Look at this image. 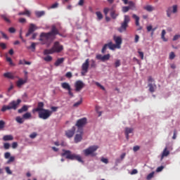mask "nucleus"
<instances>
[{
	"mask_svg": "<svg viewBox=\"0 0 180 180\" xmlns=\"http://www.w3.org/2000/svg\"><path fill=\"white\" fill-rule=\"evenodd\" d=\"M53 53H55V51L53 49V47H51L49 49H44V56H47V55H50V54H53Z\"/></svg>",
	"mask_w": 180,
	"mask_h": 180,
	"instance_id": "nucleus-26",
	"label": "nucleus"
},
{
	"mask_svg": "<svg viewBox=\"0 0 180 180\" xmlns=\"http://www.w3.org/2000/svg\"><path fill=\"white\" fill-rule=\"evenodd\" d=\"M58 6H59V3L56 2V3H54L53 4H52L51 6L48 7V9H49V10H51V9H56V8H58Z\"/></svg>",
	"mask_w": 180,
	"mask_h": 180,
	"instance_id": "nucleus-34",
	"label": "nucleus"
},
{
	"mask_svg": "<svg viewBox=\"0 0 180 180\" xmlns=\"http://www.w3.org/2000/svg\"><path fill=\"white\" fill-rule=\"evenodd\" d=\"M148 82H149V84H152L153 82H155V80L154 79H153L152 76H148Z\"/></svg>",
	"mask_w": 180,
	"mask_h": 180,
	"instance_id": "nucleus-55",
	"label": "nucleus"
},
{
	"mask_svg": "<svg viewBox=\"0 0 180 180\" xmlns=\"http://www.w3.org/2000/svg\"><path fill=\"white\" fill-rule=\"evenodd\" d=\"M96 58L97 60H101V61L105 62L110 59V53H107L104 56H102V54H98Z\"/></svg>",
	"mask_w": 180,
	"mask_h": 180,
	"instance_id": "nucleus-16",
	"label": "nucleus"
},
{
	"mask_svg": "<svg viewBox=\"0 0 180 180\" xmlns=\"http://www.w3.org/2000/svg\"><path fill=\"white\" fill-rule=\"evenodd\" d=\"M15 121L18 123H19L20 124H23L25 122V120H24L23 117H17L15 118Z\"/></svg>",
	"mask_w": 180,
	"mask_h": 180,
	"instance_id": "nucleus-33",
	"label": "nucleus"
},
{
	"mask_svg": "<svg viewBox=\"0 0 180 180\" xmlns=\"http://www.w3.org/2000/svg\"><path fill=\"white\" fill-rule=\"evenodd\" d=\"M163 169H164V167H163V166L159 167H158V169H156V172H160L162 171Z\"/></svg>",
	"mask_w": 180,
	"mask_h": 180,
	"instance_id": "nucleus-64",
	"label": "nucleus"
},
{
	"mask_svg": "<svg viewBox=\"0 0 180 180\" xmlns=\"http://www.w3.org/2000/svg\"><path fill=\"white\" fill-rule=\"evenodd\" d=\"M37 45V43L36 42H32L31 46H27V49H31L32 51L34 52L36 51V46Z\"/></svg>",
	"mask_w": 180,
	"mask_h": 180,
	"instance_id": "nucleus-31",
	"label": "nucleus"
},
{
	"mask_svg": "<svg viewBox=\"0 0 180 180\" xmlns=\"http://www.w3.org/2000/svg\"><path fill=\"white\" fill-rule=\"evenodd\" d=\"M27 82V79H25V80H23V79H19V80H18V82H16V86L18 88H21Z\"/></svg>",
	"mask_w": 180,
	"mask_h": 180,
	"instance_id": "nucleus-20",
	"label": "nucleus"
},
{
	"mask_svg": "<svg viewBox=\"0 0 180 180\" xmlns=\"http://www.w3.org/2000/svg\"><path fill=\"white\" fill-rule=\"evenodd\" d=\"M129 22H130L129 16L128 15H124V21L121 24V27L118 28V31L120 32H123L126 31L127 27L128 26V23Z\"/></svg>",
	"mask_w": 180,
	"mask_h": 180,
	"instance_id": "nucleus-5",
	"label": "nucleus"
},
{
	"mask_svg": "<svg viewBox=\"0 0 180 180\" xmlns=\"http://www.w3.org/2000/svg\"><path fill=\"white\" fill-rule=\"evenodd\" d=\"M169 155V151L167 150V148H165V150H163V153L162 154V159L164 157H167Z\"/></svg>",
	"mask_w": 180,
	"mask_h": 180,
	"instance_id": "nucleus-36",
	"label": "nucleus"
},
{
	"mask_svg": "<svg viewBox=\"0 0 180 180\" xmlns=\"http://www.w3.org/2000/svg\"><path fill=\"white\" fill-rule=\"evenodd\" d=\"M64 60H65L64 58H59L54 63V65L56 67H59L61 64H63L64 63Z\"/></svg>",
	"mask_w": 180,
	"mask_h": 180,
	"instance_id": "nucleus-23",
	"label": "nucleus"
},
{
	"mask_svg": "<svg viewBox=\"0 0 180 180\" xmlns=\"http://www.w3.org/2000/svg\"><path fill=\"white\" fill-rule=\"evenodd\" d=\"M109 8H105L104 10H103V13L105 14V15H108V13H109Z\"/></svg>",
	"mask_w": 180,
	"mask_h": 180,
	"instance_id": "nucleus-62",
	"label": "nucleus"
},
{
	"mask_svg": "<svg viewBox=\"0 0 180 180\" xmlns=\"http://www.w3.org/2000/svg\"><path fill=\"white\" fill-rule=\"evenodd\" d=\"M54 39L55 37H53L49 32H41L40 34L39 41H41L42 45L48 44L49 46Z\"/></svg>",
	"mask_w": 180,
	"mask_h": 180,
	"instance_id": "nucleus-1",
	"label": "nucleus"
},
{
	"mask_svg": "<svg viewBox=\"0 0 180 180\" xmlns=\"http://www.w3.org/2000/svg\"><path fill=\"white\" fill-rule=\"evenodd\" d=\"M148 86L149 87V91L151 93L155 92V89H157V86L155 84V83H148Z\"/></svg>",
	"mask_w": 180,
	"mask_h": 180,
	"instance_id": "nucleus-22",
	"label": "nucleus"
},
{
	"mask_svg": "<svg viewBox=\"0 0 180 180\" xmlns=\"http://www.w3.org/2000/svg\"><path fill=\"white\" fill-rule=\"evenodd\" d=\"M49 33L53 38H55L56 35H61L58 29L54 25L51 26V30Z\"/></svg>",
	"mask_w": 180,
	"mask_h": 180,
	"instance_id": "nucleus-15",
	"label": "nucleus"
},
{
	"mask_svg": "<svg viewBox=\"0 0 180 180\" xmlns=\"http://www.w3.org/2000/svg\"><path fill=\"white\" fill-rule=\"evenodd\" d=\"M65 77H66L67 78H71V77H72V72H68L66 73V75H65Z\"/></svg>",
	"mask_w": 180,
	"mask_h": 180,
	"instance_id": "nucleus-59",
	"label": "nucleus"
},
{
	"mask_svg": "<svg viewBox=\"0 0 180 180\" xmlns=\"http://www.w3.org/2000/svg\"><path fill=\"white\" fill-rule=\"evenodd\" d=\"M172 11L173 13H176V12H177V6L176 5H174L172 7Z\"/></svg>",
	"mask_w": 180,
	"mask_h": 180,
	"instance_id": "nucleus-50",
	"label": "nucleus"
},
{
	"mask_svg": "<svg viewBox=\"0 0 180 180\" xmlns=\"http://www.w3.org/2000/svg\"><path fill=\"white\" fill-rule=\"evenodd\" d=\"M96 15H97V18L98 20L103 19V15H102V13L101 11H96Z\"/></svg>",
	"mask_w": 180,
	"mask_h": 180,
	"instance_id": "nucleus-37",
	"label": "nucleus"
},
{
	"mask_svg": "<svg viewBox=\"0 0 180 180\" xmlns=\"http://www.w3.org/2000/svg\"><path fill=\"white\" fill-rule=\"evenodd\" d=\"M4 149H6V150H8V149H10V148H11V144L8 143H5L4 144Z\"/></svg>",
	"mask_w": 180,
	"mask_h": 180,
	"instance_id": "nucleus-46",
	"label": "nucleus"
},
{
	"mask_svg": "<svg viewBox=\"0 0 180 180\" xmlns=\"http://www.w3.org/2000/svg\"><path fill=\"white\" fill-rule=\"evenodd\" d=\"M39 27L34 23H30L29 26V29L27 32L25 34L26 37H30L32 34H33L36 30H37Z\"/></svg>",
	"mask_w": 180,
	"mask_h": 180,
	"instance_id": "nucleus-11",
	"label": "nucleus"
},
{
	"mask_svg": "<svg viewBox=\"0 0 180 180\" xmlns=\"http://www.w3.org/2000/svg\"><path fill=\"white\" fill-rule=\"evenodd\" d=\"M144 10L148 11V12H152L153 11V8L150 5H147L143 7Z\"/></svg>",
	"mask_w": 180,
	"mask_h": 180,
	"instance_id": "nucleus-38",
	"label": "nucleus"
},
{
	"mask_svg": "<svg viewBox=\"0 0 180 180\" xmlns=\"http://www.w3.org/2000/svg\"><path fill=\"white\" fill-rule=\"evenodd\" d=\"M53 114V111L51 110H46V108L42 111L38 112V116L39 119H42L44 120H48Z\"/></svg>",
	"mask_w": 180,
	"mask_h": 180,
	"instance_id": "nucleus-4",
	"label": "nucleus"
},
{
	"mask_svg": "<svg viewBox=\"0 0 180 180\" xmlns=\"http://www.w3.org/2000/svg\"><path fill=\"white\" fill-rule=\"evenodd\" d=\"M110 16L112 19H116V18L118 16V13H116L115 10H112L110 12Z\"/></svg>",
	"mask_w": 180,
	"mask_h": 180,
	"instance_id": "nucleus-35",
	"label": "nucleus"
},
{
	"mask_svg": "<svg viewBox=\"0 0 180 180\" xmlns=\"http://www.w3.org/2000/svg\"><path fill=\"white\" fill-rule=\"evenodd\" d=\"M46 15L45 11H35V15L37 18H40Z\"/></svg>",
	"mask_w": 180,
	"mask_h": 180,
	"instance_id": "nucleus-24",
	"label": "nucleus"
},
{
	"mask_svg": "<svg viewBox=\"0 0 180 180\" xmlns=\"http://www.w3.org/2000/svg\"><path fill=\"white\" fill-rule=\"evenodd\" d=\"M130 9V7L129 6H123L122 8V11L125 13H127Z\"/></svg>",
	"mask_w": 180,
	"mask_h": 180,
	"instance_id": "nucleus-43",
	"label": "nucleus"
},
{
	"mask_svg": "<svg viewBox=\"0 0 180 180\" xmlns=\"http://www.w3.org/2000/svg\"><path fill=\"white\" fill-rule=\"evenodd\" d=\"M96 85L98 87L101 88V89H102L103 91H105V87H103V86H102V84H101V83L98 82H96Z\"/></svg>",
	"mask_w": 180,
	"mask_h": 180,
	"instance_id": "nucleus-47",
	"label": "nucleus"
},
{
	"mask_svg": "<svg viewBox=\"0 0 180 180\" xmlns=\"http://www.w3.org/2000/svg\"><path fill=\"white\" fill-rule=\"evenodd\" d=\"M128 4L130 9L134 10V8H136L135 4L132 1H129L128 2Z\"/></svg>",
	"mask_w": 180,
	"mask_h": 180,
	"instance_id": "nucleus-39",
	"label": "nucleus"
},
{
	"mask_svg": "<svg viewBox=\"0 0 180 180\" xmlns=\"http://www.w3.org/2000/svg\"><path fill=\"white\" fill-rule=\"evenodd\" d=\"M55 53H60L64 49V46L60 44V41H56L52 46Z\"/></svg>",
	"mask_w": 180,
	"mask_h": 180,
	"instance_id": "nucleus-9",
	"label": "nucleus"
},
{
	"mask_svg": "<svg viewBox=\"0 0 180 180\" xmlns=\"http://www.w3.org/2000/svg\"><path fill=\"white\" fill-rule=\"evenodd\" d=\"M101 162H103L105 164L109 163V160L108 159H106V158H101Z\"/></svg>",
	"mask_w": 180,
	"mask_h": 180,
	"instance_id": "nucleus-63",
	"label": "nucleus"
},
{
	"mask_svg": "<svg viewBox=\"0 0 180 180\" xmlns=\"http://www.w3.org/2000/svg\"><path fill=\"white\" fill-rule=\"evenodd\" d=\"M14 137L12 135H6L3 137V141H13Z\"/></svg>",
	"mask_w": 180,
	"mask_h": 180,
	"instance_id": "nucleus-29",
	"label": "nucleus"
},
{
	"mask_svg": "<svg viewBox=\"0 0 180 180\" xmlns=\"http://www.w3.org/2000/svg\"><path fill=\"white\" fill-rule=\"evenodd\" d=\"M132 18L135 20V25H136V26L139 27L137 30H141L142 27L141 26H139L140 25L139 17L138 15H136V14H133L132 15Z\"/></svg>",
	"mask_w": 180,
	"mask_h": 180,
	"instance_id": "nucleus-19",
	"label": "nucleus"
},
{
	"mask_svg": "<svg viewBox=\"0 0 180 180\" xmlns=\"http://www.w3.org/2000/svg\"><path fill=\"white\" fill-rule=\"evenodd\" d=\"M6 61L9 63L10 65H13V60L11 57H6Z\"/></svg>",
	"mask_w": 180,
	"mask_h": 180,
	"instance_id": "nucleus-49",
	"label": "nucleus"
},
{
	"mask_svg": "<svg viewBox=\"0 0 180 180\" xmlns=\"http://www.w3.org/2000/svg\"><path fill=\"white\" fill-rule=\"evenodd\" d=\"M20 23H26L27 22V19L25 18H20L18 20Z\"/></svg>",
	"mask_w": 180,
	"mask_h": 180,
	"instance_id": "nucleus-52",
	"label": "nucleus"
},
{
	"mask_svg": "<svg viewBox=\"0 0 180 180\" xmlns=\"http://www.w3.org/2000/svg\"><path fill=\"white\" fill-rule=\"evenodd\" d=\"M108 47L110 49V50H115L114 49H112V45L110 44V41L107 43V44H105L104 46H103V49L101 50V53H106V50L108 49Z\"/></svg>",
	"mask_w": 180,
	"mask_h": 180,
	"instance_id": "nucleus-21",
	"label": "nucleus"
},
{
	"mask_svg": "<svg viewBox=\"0 0 180 180\" xmlns=\"http://www.w3.org/2000/svg\"><path fill=\"white\" fill-rule=\"evenodd\" d=\"M18 15H27V17H30L31 12L29 10H25L23 12H19Z\"/></svg>",
	"mask_w": 180,
	"mask_h": 180,
	"instance_id": "nucleus-30",
	"label": "nucleus"
},
{
	"mask_svg": "<svg viewBox=\"0 0 180 180\" xmlns=\"http://www.w3.org/2000/svg\"><path fill=\"white\" fill-rule=\"evenodd\" d=\"M86 123H88V120L86 118H80V120H77L75 126L80 129L84 127Z\"/></svg>",
	"mask_w": 180,
	"mask_h": 180,
	"instance_id": "nucleus-13",
	"label": "nucleus"
},
{
	"mask_svg": "<svg viewBox=\"0 0 180 180\" xmlns=\"http://www.w3.org/2000/svg\"><path fill=\"white\" fill-rule=\"evenodd\" d=\"M75 134V127H72L71 129H68L65 131V135L68 139L72 138Z\"/></svg>",
	"mask_w": 180,
	"mask_h": 180,
	"instance_id": "nucleus-17",
	"label": "nucleus"
},
{
	"mask_svg": "<svg viewBox=\"0 0 180 180\" xmlns=\"http://www.w3.org/2000/svg\"><path fill=\"white\" fill-rule=\"evenodd\" d=\"M98 148H99V147H98L97 146H92L89 147L86 150H84L83 153L85 156H89L90 155H91L92 156H96V155L94 154V153H95Z\"/></svg>",
	"mask_w": 180,
	"mask_h": 180,
	"instance_id": "nucleus-6",
	"label": "nucleus"
},
{
	"mask_svg": "<svg viewBox=\"0 0 180 180\" xmlns=\"http://www.w3.org/2000/svg\"><path fill=\"white\" fill-rule=\"evenodd\" d=\"M22 100H20V98H18L17 101H11L9 103L8 105H3L2 108L1 109V112H6L7 110H17L18 108V105L21 103Z\"/></svg>",
	"mask_w": 180,
	"mask_h": 180,
	"instance_id": "nucleus-3",
	"label": "nucleus"
},
{
	"mask_svg": "<svg viewBox=\"0 0 180 180\" xmlns=\"http://www.w3.org/2000/svg\"><path fill=\"white\" fill-rule=\"evenodd\" d=\"M172 7H169L167 10V15L168 18H170L172 15Z\"/></svg>",
	"mask_w": 180,
	"mask_h": 180,
	"instance_id": "nucleus-42",
	"label": "nucleus"
},
{
	"mask_svg": "<svg viewBox=\"0 0 180 180\" xmlns=\"http://www.w3.org/2000/svg\"><path fill=\"white\" fill-rule=\"evenodd\" d=\"M63 153H62V156H65L66 159L71 160H77L79 162L84 163L82 160V158L81 155L77 154H72L71 151L63 150Z\"/></svg>",
	"mask_w": 180,
	"mask_h": 180,
	"instance_id": "nucleus-2",
	"label": "nucleus"
},
{
	"mask_svg": "<svg viewBox=\"0 0 180 180\" xmlns=\"http://www.w3.org/2000/svg\"><path fill=\"white\" fill-rule=\"evenodd\" d=\"M96 85L98 87L101 88V89H102L103 91H105V87H103V86H102V84H101V83L98 82H96Z\"/></svg>",
	"mask_w": 180,
	"mask_h": 180,
	"instance_id": "nucleus-48",
	"label": "nucleus"
},
{
	"mask_svg": "<svg viewBox=\"0 0 180 180\" xmlns=\"http://www.w3.org/2000/svg\"><path fill=\"white\" fill-rule=\"evenodd\" d=\"M22 117L25 120H30L32 118V114L30 112H25L22 115Z\"/></svg>",
	"mask_w": 180,
	"mask_h": 180,
	"instance_id": "nucleus-32",
	"label": "nucleus"
},
{
	"mask_svg": "<svg viewBox=\"0 0 180 180\" xmlns=\"http://www.w3.org/2000/svg\"><path fill=\"white\" fill-rule=\"evenodd\" d=\"M174 58H175V53H174V52H173V51L170 52L169 58L170 60H173Z\"/></svg>",
	"mask_w": 180,
	"mask_h": 180,
	"instance_id": "nucleus-51",
	"label": "nucleus"
},
{
	"mask_svg": "<svg viewBox=\"0 0 180 180\" xmlns=\"http://www.w3.org/2000/svg\"><path fill=\"white\" fill-rule=\"evenodd\" d=\"M45 104L44 103H43V101H39V103H37V106L36 107V108H33L32 112V113H36L38 112L39 113V112H41L42 110H44Z\"/></svg>",
	"mask_w": 180,
	"mask_h": 180,
	"instance_id": "nucleus-10",
	"label": "nucleus"
},
{
	"mask_svg": "<svg viewBox=\"0 0 180 180\" xmlns=\"http://www.w3.org/2000/svg\"><path fill=\"white\" fill-rule=\"evenodd\" d=\"M37 136V133H35V132H34L30 135V138L32 139H35Z\"/></svg>",
	"mask_w": 180,
	"mask_h": 180,
	"instance_id": "nucleus-58",
	"label": "nucleus"
},
{
	"mask_svg": "<svg viewBox=\"0 0 180 180\" xmlns=\"http://www.w3.org/2000/svg\"><path fill=\"white\" fill-rule=\"evenodd\" d=\"M133 131H134L133 128H128L127 127L125 128L124 133H125L126 139L127 140H129V134L133 133Z\"/></svg>",
	"mask_w": 180,
	"mask_h": 180,
	"instance_id": "nucleus-25",
	"label": "nucleus"
},
{
	"mask_svg": "<svg viewBox=\"0 0 180 180\" xmlns=\"http://www.w3.org/2000/svg\"><path fill=\"white\" fill-rule=\"evenodd\" d=\"M15 157H10L9 160L7 161V164H10L11 162H13L15 161Z\"/></svg>",
	"mask_w": 180,
	"mask_h": 180,
	"instance_id": "nucleus-57",
	"label": "nucleus"
},
{
	"mask_svg": "<svg viewBox=\"0 0 180 180\" xmlns=\"http://www.w3.org/2000/svg\"><path fill=\"white\" fill-rule=\"evenodd\" d=\"M4 77L9 79H14L15 78L19 79L18 76L15 77L13 72H10L4 73Z\"/></svg>",
	"mask_w": 180,
	"mask_h": 180,
	"instance_id": "nucleus-18",
	"label": "nucleus"
},
{
	"mask_svg": "<svg viewBox=\"0 0 180 180\" xmlns=\"http://www.w3.org/2000/svg\"><path fill=\"white\" fill-rule=\"evenodd\" d=\"M28 110H29L28 105H22V107L18 110V112L23 113V112H27Z\"/></svg>",
	"mask_w": 180,
	"mask_h": 180,
	"instance_id": "nucleus-28",
	"label": "nucleus"
},
{
	"mask_svg": "<svg viewBox=\"0 0 180 180\" xmlns=\"http://www.w3.org/2000/svg\"><path fill=\"white\" fill-rule=\"evenodd\" d=\"M89 69V58L86 59L85 62L82 63V76H85L88 73V70Z\"/></svg>",
	"mask_w": 180,
	"mask_h": 180,
	"instance_id": "nucleus-8",
	"label": "nucleus"
},
{
	"mask_svg": "<svg viewBox=\"0 0 180 180\" xmlns=\"http://www.w3.org/2000/svg\"><path fill=\"white\" fill-rule=\"evenodd\" d=\"M61 86L63 89H65L68 91V94L70 97H74V93H72V91H71L72 89H71V86L66 82L62 83L61 84Z\"/></svg>",
	"mask_w": 180,
	"mask_h": 180,
	"instance_id": "nucleus-14",
	"label": "nucleus"
},
{
	"mask_svg": "<svg viewBox=\"0 0 180 180\" xmlns=\"http://www.w3.org/2000/svg\"><path fill=\"white\" fill-rule=\"evenodd\" d=\"M82 103V100H80L79 101L75 103V104L73 105V107L77 108L79 106V105H81Z\"/></svg>",
	"mask_w": 180,
	"mask_h": 180,
	"instance_id": "nucleus-53",
	"label": "nucleus"
},
{
	"mask_svg": "<svg viewBox=\"0 0 180 180\" xmlns=\"http://www.w3.org/2000/svg\"><path fill=\"white\" fill-rule=\"evenodd\" d=\"M5 121L1 120L0 121V129H2L5 127Z\"/></svg>",
	"mask_w": 180,
	"mask_h": 180,
	"instance_id": "nucleus-54",
	"label": "nucleus"
},
{
	"mask_svg": "<svg viewBox=\"0 0 180 180\" xmlns=\"http://www.w3.org/2000/svg\"><path fill=\"white\" fill-rule=\"evenodd\" d=\"M1 18L7 23H11V20L8 18L6 15H2Z\"/></svg>",
	"mask_w": 180,
	"mask_h": 180,
	"instance_id": "nucleus-41",
	"label": "nucleus"
},
{
	"mask_svg": "<svg viewBox=\"0 0 180 180\" xmlns=\"http://www.w3.org/2000/svg\"><path fill=\"white\" fill-rule=\"evenodd\" d=\"M154 174H155L154 172H151L150 174H149L147 176V179H148V180L151 179L153 177Z\"/></svg>",
	"mask_w": 180,
	"mask_h": 180,
	"instance_id": "nucleus-56",
	"label": "nucleus"
},
{
	"mask_svg": "<svg viewBox=\"0 0 180 180\" xmlns=\"http://www.w3.org/2000/svg\"><path fill=\"white\" fill-rule=\"evenodd\" d=\"M121 65V61L119 59H117L115 62V67L117 68Z\"/></svg>",
	"mask_w": 180,
	"mask_h": 180,
	"instance_id": "nucleus-44",
	"label": "nucleus"
},
{
	"mask_svg": "<svg viewBox=\"0 0 180 180\" xmlns=\"http://www.w3.org/2000/svg\"><path fill=\"white\" fill-rule=\"evenodd\" d=\"M5 170H6L7 174H12V171L11 170L10 167H6Z\"/></svg>",
	"mask_w": 180,
	"mask_h": 180,
	"instance_id": "nucleus-61",
	"label": "nucleus"
},
{
	"mask_svg": "<svg viewBox=\"0 0 180 180\" xmlns=\"http://www.w3.org/2000/svg\"><path fill=\"white\" fill-rule=\"evenodd\" d=\"M84 87H85V84L81 80H77L75 83V88L76 92H79L81 90H82V89H84Z\"/></svg>",
	"mask_w": 180,
	"mask_h": 180,
	"instance_id": "nucleus-12",
	"label": "nucleus"
},
{
	"mask_svg": "<svg viewBox=\"0 0 180 180\" xmlns=\"http://www.w3.org/2000/svg\"><path fill=\"white\" fill-rule=\"evenodd\" d=\"M113 39L116 44H113V42L112 41H110V44H111V49L114 50L116 49H120L121 44L122 43V38L120 37L114 36Z\"/></svg>",
	"mask_w": 180,
	"mask_h": 180,
	"instance_id": "nucleus-7",
	"label": "nucleus"
},
{
	"mask_svg": "<svg viewBox=\"0 0 180 180\" xmlns=\"http://www.w3.org/2000/svg\"><path fill=\"white\" fill-rule=\"evenodd\" d=\"M18 143L17 142H13L12 143V148L16 149L18 148Z\"/></svg>",
	"mask_w": 180,
	"mask_h": 180,
	"instance_id": "nucleus-60",
	"label": "nucleus"
},
{
	"mask_svg": "<svg viewBox=\"0 0 180 180\" xmlns=\"http://www.w3.org/2000/svg\"><path fill=\"white\" fill-rule=\"evenodd\" d=\"M44 60L46 62H51L53 60V57L50 55H47L46 57L44 58Z\"/></svg>",
	"mask_w": 180,
	"mask_h": 180,
	"instance_id": "nucleus-40",
	"label": "nucleus"
},
{
	"mask_svg": "<svg viewBox=\"0 0 180 180\" xmlns=\"http://www.w3.org/2000/svg\"><path fill=\"white\" fill-rule=\"evenodd\" d=\"M82 141V132L80 134H76L75 136V143H78Z\"/></svg>",
	"mask_w": 180,
	"mask_h": 180,
	"instance_id": "nucleus-27",
	"label": "nucleus"
},
{
	"mask_svg": "<svg viewBox=\"0 0 180 180\" xmlns=\"http://www.w3.org/2000/svg\"><path fill=\"white\" fill-rule=\"evenodd\" d=\"M0 34L2 35L3 38L8 40L9 39V37H8V35L4 32L3 31H0Z\"/></svg>",
	"mask_w": 180,
	"mask_h": 180,
	"instance_id": "nucleus-45",
	"label": "nucleus"
}]
</instances>
